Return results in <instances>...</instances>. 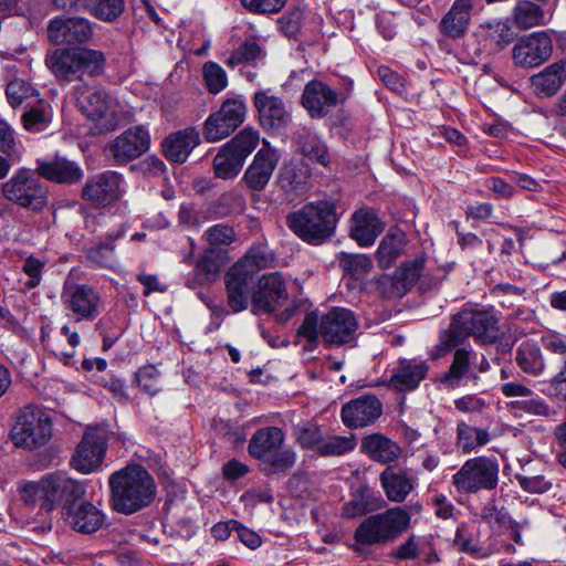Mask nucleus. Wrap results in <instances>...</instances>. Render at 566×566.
Segmentation results:
<instances>
[{
	"instance_id": "26",
	"label": "nucleus",
	"mask_w": 566,
	"mask_h": 566,
	"mask_svg": "<svg viewBox=\"0 0 566 566\" xmlns=\"http://www.w3.org/2000/svg\"><path fill=\"white\" fill-rule=\"evenodd\" d=\"M338 104V94L319 80L310 81L302 94V105L311 117L322 118Z\"/></svg>"
},
{
	"instance_id": "45",
	"label": "nucleus",
	"mask_w": 566,
	"mask_h": 566,
	"mask_svg": "<svg viewBox=\"0 0 566 566\" xmlns=\"http://www.w3.org/2000/svg\"><path fill=\"white\" fill-rule=\"evenodd\" d=\"M259 142V132L251 127H247L238 133L234 137H232L229 142H227L223 146L227 150L232 151L245 161V159L258 147Z\"/></svg>"
},
{
	"instance_id": "27",
	"label": "nucleus",
	"mask_w": 566,
	"mask_h": 566,
	"mask_svg": "<svg viewBox=\"0 0 566 566\" xmlns=\"http://www.w3.org/2000/svg\"><path fill=\"white\" fill-rule=\"evenodd\" d=\"M429 365L424 360L401 358L392 368L389 385L399 392L417 389L426 378Z\"/></svg>"
},
{
	"instance_id": "32",
	"label": "nucleus",
	"mask_w": 566,
	"mask_h": 566,
	"mask_svg": "<svg viewBox=\"0 0 566 566\" xmlns=\"http://www.w3.org/2000/svg\"><path fill=\"white\" fill-rule=\"evenodd\" d=\"M199 143V133L195 128H186L167 136L163 142V151L169 161L182 164Z\"/></svg>"
},
{
	"instance_id": "20",
	"label": "nucleus",
	"mask_w": 566,
	"mask_h": 566,
	"mask_svg": "<svg viewBox=\"0 0 566 566\" xmlns=\"http://www.w3.org/2000/svg\"><path fill=\"white\" fill-rule=\"evenodd\" d=\"M280 154L269 142L256 151L251 164L245 169L242 181L251 191H262L266 188L277 164Z\"/></svg>"
},
{
	"instance_id": "8",
	"label": "nucleus",
	"mask_w": 566,
	"mask_h": 566,
	"mask_svg": "<svg viewBox=\"0 0 566 566\" xmlns=\"http://www.w3.org/2000/svg\"><path fill=\"white\" fill-rule=\"evenodd\" d=\"M289 228L303 241L321 243L329 238L336 227V212L333 203L321 201L308 203L286 217Z\"/></svg>"
},
{
	"instance_id": "34",
	"label": "nucleus",
	"mask_w": 566,
	"mask_h": 566,
	"mask_svg": "<svg viewBox=\"0 0 566 566\" xmlns=\"http://www.w3.org/2000/svg\"><path fill=\"white\" fill-rule=\"evenodd\" d=\"M566 81V61L560 60L546 66L531 77L532 85L538 96L555 95Z\"/></svg>"
},
{
	"instance_id": "13",
	"label": "nucleus",
	"mask_w": 566,
	"mask_h": 566,
	"mask_svg": "<svg viewBox=\"0 0 566 566\" xmlns=\"http://www.w3.org/2000/svg\"><path fill=\"white\" fill-rule=\"evenodd\" d=\"M245 115L247 105L242 96L226 98L220 108L205 122L206 140L214 143L228 137L244 122Z\"/></svg>"
},
{
	"instance_id": "25",
	"label": "nucleus",
	"mask_w": 566,
	"mask_h": 566,
	"mask_svg": "<svg viewBox=\"0 0 566 566\" xmlns=\"http://www.w3.org/2000/svg\"><path fill=\"white\" fill-rule=\"evenodd\" d=\"M253 102L263 128L280 130L285 128L291 122V114L285 103L281 97L271 94L270 90L255 92Z\"/></svg>"
},
{
	"instance_id": "40",
	"label": "nucleus",
	"mask_w": 566,
	"mask_h": 566,
	"mask_svg": "<svg viewBox=\"0 0 566 566\" xmlns=\"http://www.w3.org/2000/svg\"><path fill=\"white\" fill-rule=\"evenodd\" d=\"M490 440L491 434L486 429L470 426L464 421L457 426V447L463 453H470L488 444Z\"/></svg>"
},
{
	"instance_id": "24",
	"label": "nucleus",
	"mask_w": 566,
	"mask_h": 566,
	"mask_svg": "<svg viewBox=\"0 0 566 566\" xmlns=\"http://www.w3.org/2000/svg\"><path fill=\"white\" fill-rule=\"evenodd\" d=\"M381 413V401L375 395H363L342 407L340 419L347 428L359 429L373 424Z\"/></svg>"
},
{
	"instance_id": "63",
	"label": "nucleus",
	"mask_w": 566,
	"mask_h": 566,
	"mask_svg": "<svg viewBox=\"0 0 566 566\" xmlns=\"http://www.w3.org/2000/svg\"><path fill=\"white\" fill-rule=\"evenodd\" d=\"M43 268L44 262L34 256H29L24 260L22 271L29 276L24 283L28 289H34L40 284Z\"/></svg>"
},
{
	"instance_id": "30",
	"label": "nucleus",
	"mask_w": 566,
	"mask_h": 566,
	"mask_svg": "<svg viewBox=\"0 0 566 566\" xmlns=\"http://www.w3.org/2000/svg\"><path fill=\"white\" fill-rule=\"evenodd\" d=\"M35 171L49 181L66 185L76 184L84 176L77 163L59 156L51 160H38Z\"/></svg>"
},
{
	"instance_id": "31",
	"label": "nucleus",
	"mask_w": 566,
	"mask_h": 566,
	"mask_svg": "<svg viewBox=\"0 0 566 566\" xmlns=\"http://www.w3.org/2000/svg\"><path fill=\"white\" fill-rule=\"evenodd\" d=\"M360 449L370 460L388 465L402 454V449L396 441L378 432L364 437Z\"/></svg>"
},
{
	"instance_id": "3",
	"label": "nucleus",
	"mask_w": 566,
	"mask_h": 566,
	"mask_svg": "<svg viewBox=\"0 0 566 566\" xmlns=\"http://www.w3.org/2000/svg\"><path fill=\"white\" fill-rule=\"evenodd\" d=\"M470 336L482 344L494 343L499 336L497 318L488 311L463 310L454 314L449 327L439 334L436 356L453 350Z\"/></svg>"
},
{
	"instance_id": "35",
	"label": "nucleus",
	"mask_w": 566,
	"mask_h": 566,
	"mask_svg": "<svg viewBox=\"0 0 566 566\" xmlns=\"http://www.w3.org/2000/svg\"><path fill=\"white\" fill-rule=\"evenodd\" d=\"M542 346L533 339L521 342L515 350V363L520 369L530 376L539 377L546 369Z\"/></svg>"
},
{
	"instance_id": "49",
	"label": "nucleus",
	"mask_w": 566,
	"mask_h": 566,
	"mask_svg": "<svg viewBox=\"0 0 566 566\" xmlns=\"http://www.w3.org/2000/svg\"><path fill=\"white\" fill-rule=\"evenodd\" d=\"M357 446L353 434L350 436H324L318 450L321 457H342L352 452Z\"/></svg>"
},
{
	"instance_id": "18",
	"label": "nucleus",
	"mask_w": 566,
	"mask_h": 566,
	"mask_svg": "<svg viewBox=\"0 0 566 566\" xmlns=\"http://www.w3.org/2000/svg\"><path fill=\"white\" fill-rule=\"evenodd\" d=\"M150 135L142 125L129 127L105 147L106 156L115 165H126L149 149Z\"/></svg>"
},
{
	"instance_id": "2",
	"label": "nucleus",
	"mask_w": 566,
	"mask_h": 566,
	"mask_svg": "<svg viewBox=\"0 0 566 566\" xmlns=\"http://www.w3.org/2000/svg\"><path fill=\"white\" fill-rule=\"evenodd\" d=\"M108 484L113 510L120 514H134L149 506L156 499V482L139 464L127 465L112 473Z\"/></svg>"
},
{
	"instance_id": "29",
	"label": "nucleus",
	"mask_w": 566,
	"mask_h": 566,
	"mask_svg": "<svg viewBox=\"0 0 566 566\" xmlns=\"http://www.w3.org/2000/svg\"><path fill=\"white\" fill-rule=\"evenodd\" d=\"M379 482L388 501L392 503H402L415 490L416 481L407 470L387 465L379 474Z\"/></svg>"
},
{
	"instance_id": "41",
	"label": "nucleus",
	"mask_w": 566,
	"mask_h": 566,
	"mask_svg": "<svg viewBox=\"0 0 566 566\" xmlns=\"http://www.w3.org/2000/svg\"><path fill=\"white\" fill-rule=\"evenodd\" d=\"M337 260L344 274L353 280L364 279L374 266L371 258L363 253L342 252Z\"/></svg>"
},
{
	"instance_id": "17",
	"label": "nucleus",
	"mask_w": 566,
	"mask_h": 566,
	"mask_svg": "<svg viewBox=\"0 0 566 566\" xmlns=\"http://www.w3.org/2000/svg\"><path fill=\"white\" fill-rule=\"evenodd\" d=\"M124 177L122 174L106 170L90 177L82 190L81 198L88 201L96 208H104L122 200L124 189Z\"/></svg>"
},
{
	"instance_id": "28",
	"label": "nucleus",
	"mask_w": 566,
	"mask_h": 566,
	"mask_svg": "<svg viewBox=\"0 0 566 566\" xmlns=\"http://www.w3.org/2000/svg\"><path fill=\"white\" fill-rule=\"evenodd\" d=\"M385 222L377 211L370 208H360L352 216L350 238L360 247H371L377 237L384 231Z\"/></svg>"
},
{
	"instance_id": "21",
	"label": "nucleus",
	"mask_w": 566,
	"mask_h": 566,
	"mask_svg": "<svg viewBox=\"0 0 566 566\" xmlns=\"http://www.w3.org/2000/svg\"><path fill=\"white\" fill-rule=\"evenodd\" d=\"M553 52L551 36L544 32H534L521 38L513 48L515 64L522 67H535L546 62Z\"/></svg>"
},
{
	"instance_id": "11",
	"label": "nucleus",
	"mask_w": 566,
	"mask_h": 566,
	"mask_svg": "<svg viewBox=\"0 0 566 566\" xmlns=\"http://www.w3.org/2000/svg\"><path fill=\"white\" fill-rule=\"evenodd\" d=\"M3 197L32 212H41L49 203L46 187L29 169H19L2 185Z\"/></svg>"
},
{
	"instance_id": "1",
	"label": "nucleus",
	"mask_w": 566,
	"mask_h": 566,
	"mask_svg": "<svg viewBox=\"0 0 566 566\" xmlns=\"http://www.w3.org/2000/svg\"><path fill=\"white\" fill-rule=\"evenodd\" d=\"M44 63L59 84L76 82L71 97L77 109L96 123L98 133H108L118 126V117L107 90L101 84H90L83 77H99L105 73L107 59L103 51L82 48L49 50Z\"/></svg>"
},
{
	"instance_id": "64",
	"label": "nucleus",
	"mask_w": 566,
	"mask_h": 566,
	"mask_svg": "<svg viewBox=\"0 0 566 566\" xmlns=\"http://www.w3.org/2000/svg\"><path fill=\"white\" fill-rule=\"evenodd\" d=\"M489 406L488 401L476 395H465L454 400V407L461 412L480 413Z\"/></svg>"
},
{
	"instance_id": "19",
	"label": "nucleus",
	"mask_w": 566,
	"mask_h": 566,
	"mask_svg": "<svg viewBox=\"0 0 566 566\" xmlns=\"http://www.w3.org/2000/svg\"><path fill=\"white\" fill-rule=\"evenodd\" d=\"M424 268V259L417 258L402 263L392 275L375 276L376 291L386 298L402 297L419 280Z\"/></svg>"
},
{
	"instance_id": "37",
	"label": "nucleus",
	"mask_w": 566,
	"mask_h": 566,
	"mask_svg": "<svg viewBox=\"0 0 566 566\" xmlns=\"http://www.w3.org/2000/svg\"><path fill=\"white\" fill-rule=\"evenodd\" d=\"M384 501L367 488L359 489L342 507V516L356 518L380 509Z\"/></svg>"
},
{
	"instance_id": "39",
	"label": "nucleus",
	"mask_w": 566,
	"mask_h": 566,
	"mask_svg": "<svg viewBox=\"0 0 566 566\" xmlns=\"http://www.w3.org/2000/svg\"><path fill=\"white\" fill-rule=\"evenodd\" d=\"M53 119V108L50 103L40 99L34 105L28 106L22 114L23 128L29 133H41L46 130Z\"/></svg>"
},
{
	"instance_id": "14",
	"label": "nucleus",
	"mask_w": 566,
	"mask_h": 566,
	"mask_svg": "<svg viewBox=\"0 0 566 566\" xmlns=\"http://www.w3.org/2000/svg\"><path fill=\"white\" fill-rule=\"evenodd\" d=\"M61 301L67 315L76 322H93L104 310L101 294L88 284L64 285Z\"/></svg>"
},
{
	"instance_id": "52",
	"label": "nucleus",
	"mask_w": 566,
	"mask_h": 566,
	"mask_svg": "<svg viewBox=\"0 0 566 566\" xmlns=\"http://www.w3.org/2000/svg\"><path fill=\"white\" fill-rule=\"evenodd\" d=\"M202 76L211 94H218L228 86V75L216 62L208 61L203 64Z\"/></svg>"
},
{
	"instance_id": "56",
	"label": "nucleus",
	"mask_w": 566,
	"mask_h": 566,
	"mask_svg": "<svg viewBox=\"0 0 566 566\" xmlns=\"http://www.w3.org/2000/svg\"><path fill=\"white\" fill-rule=\"evenodd\" d=\"M159 377L160 373L154 365L143 366L135 374L138 386L150 396H155L160 390Z\"/></svg>"
},
{
	"instance_id": "46",
	"label": "nucleus",
	"mask_w": 566,
	"mask_h": 566,
	"mask_svg": "<svg viewBox=\"0 0 566 566\" xmlns=\"http://www.w3.org/2000/svg\"><path fill=\"white\" fill-rule=\"evenodd\" d=\"M244 160L230 150H227L224 146L218 151L213 159L214 174L221 179H232L239 175Z\"/></svg>"
},
{
	"instance_id": "44",
	"label": "nucleus",
	"mask_w": 566,
	"mask_h": 566,
	"mask_svg": "<svg viewBox=\"0 0 566 566\" xmlns=\"http://www.w3.org/2000/svg\"><path fill=\"white\" fill-rule=\"evenodd\" d=\"M227 263L228 254L224 250L208 248L197 261L196 265L197 269L205 273V279L214 282Z\"/></svg>"
},
{
	"instance_id": "10",
	"label": "nucleus",
	"mask_w": 566,
	"mask_h": 566,
	"mask_svg": "<svg viewBox=\"0 0 566 566\" xmlns=\"http://www.w3.org/2000/svg\"><path fill=\"white\" fill-rule=\"evenodd\" d=\"M500 464L496 458L479 455L468 459L452 475L451 483L460 494L493 491L499 484Z\"/></svg>"
},
{
	"instance_id": "15",
	"label": "nucleus",
	"mask_w": 566,
	"mask_h": 566,
	"mask_svg": "<svg viewBox=\"0 0 566 566\" xmlns=\"http://www.w3.org/2000/svg\"><path fill=\"white\" fill-rule=\"evenodd\" d=\"M108 433L103 427L88 428L71 458V467L82 474L95 472L105 458Z\"/></svg>"
},
{
	"instance_id": "6",
	"label": "nucleus",
	"mask_w": 566,
	"mask_h": 566,
	"mask_svg": "<svg viewBox=\"0 0 566 566\" xmlns=\"http://www.w3.org/2000/svg\"><path fill=\"white\" fill-rule=\"evenodd\" d=\"M284 431L274 426L258 429L248 446L249 454L260 462L261 470L269 474L284 473L296 463V452L291 447L283 448Z\"/></svg>"
},
{
	"instance_id": "22",
	"label": "nucleus",
	"mask_w": 566,
	"mask_h": 566,
	"mask_svg": "<svg viewBox=\"0 0 566 566\" xmlns=\"http://www.w3.org/2000/svg\"><path fill=\"white\" fill-rule=\"evenodd\" d=\"M60 514L67 526L82 534H93L106 522L104 512L90 501H78L71 506L62 507Z\"/></svg>"
},
{
	"instance_id": "48",
	"label": "nucleus",
	"mask_w": 566,
	"mask_h": 566,
	"mask_svg": "<svg viewBox=\"0 0 566 566\" xmlns=\"http://www.w3.org/2000/svg\"><path fill=\"white\" fill-rule=\"evenodd\" d=\"M297 145L303 156L316 161L323 167H327L329 165L331 157L327 147L317 136L311 134L300 136Z\"/></svg>"
},
{
	"instance_id": "55",
	"label": "nucleus",
	"mask_w": 566,
	"mask_h": 566,
	"mask_svg": "<svg viewBox=\"0 0 566 566\" xmlns=\"http://www.w3.org/2000/svg\"><path fill=\"white\" fill-rule=\"evenodd\" d=\"M34 94V87L20 78L9 82L6 88L8 102L13 108L23 104L28 98L33 97Z\"/></svg>"
},
{
	"instance_id": "61",
	"label": "nucleus",
	"mask_w": 566,
	"mask_h": 566,
	"mask_svg": "<svg viewBox=\"0 0 566 566\" xmlns=\"http://www.w3.org/2000/svg\"><path fill=\"white\" fill-rule=\"evenodd\" d=\"M516 480L518 485L526 492L542 494L549 491L553 482L544 475H522L517 474Z\"/></svg>"
},
{
	"instance_id": "54",
	"label": "nucleus",
	"mask_w": 566,
	"mask_h": 566,
	"mask_svg": "<svg viewBox=\"0 0 566 566\" xmlns=\"http://www.w3.org/2000/svg\"><path fill=\"white\" fill-rule=\"evenodd\" d=\"M261 54L262 50L255 41H245L231 52L230 56L226 60V64L230 67H235L237 65L250 63L259 59Z\"/></svg>"
},
{
	"instance_id": "16",
	"label": "nucleus",
	"mask_w": 566,
	"mask_h": 566,
	"mask_svg": "<svg viewBox=\"0 0 566 566\" xmlns=\"http://www.w3.org/2000/svg\"><path fill=\"white\" fill-rule=\"evenodd\" d=\"M453 358L448 370L440 377V382L447 388H458L464 380L478 382L479 374L490 369V363L484 355H478L468 348H454Z\"/></svg>"
},
{
	"instance_id": "53",
	"label": "nucleus",
	"mask_w": 566,
	"mask_h": 566,
	"mask_svg": "<svg viewBox=\"0 0 566 566\" xmlns=\"http://www.w3.org/2000/svg\"><path fill=\"white\" fill-rule=\"evenodd\" d=\"M254 276L248 270L241 268V264H233L224 276L226 287H234L239 292L250 295L254 283Z\"/></svg>"
},
{
	"instance_id": "58",
	"label": "nucleus",
	"mask_w": 566,
	"mask_h": 566,
	"mask_svg": "<svg viewBox=\"0 0 566 566\" xmlns=\"http://www.w3.org/2000/svg\"><path fill=\"white\" fill-rule=\"evenodd\" d=\"M86 9L95 18L112 22L124 11V2H86Z\"/></svg>"
},
{
	"instance_id": "33",
	"label": "nucleus",
	"mask_w": 566,
	"mask_h": 566,
	"mask_svg": "<svg viewBox=\"0 0 566 566\" xmlns=\"http://www.w3.org/2000/svg\"><path fill=\"white\" fill-rule=\"evenodd\" d=\"M541 340L544 349L563 361L559 371L549 380V387L554 396L566 399V335L547 334Z\"/></svg>"
},
{
	"instance_id": "12",
	"label": "nucleus",
	"mask_w": 566,
	"mask_h": 566,
	"mask_svg": "<svg viewBox=\"0 0 566 566\" xmlns=\"http://www.w3.org/2000/svg\"><path fill=\"white\" fill-rule=\"evenodd\" d=\"M46 35L53 44L75 50L86 48L94 35V28L85 18L63 14L49 21Z\"/></svg>"
},
{
	"instance_id": "43",
	"label": "nucleus",
	"mask_w": 566,
	"mask_h": 566,
	"mask_svg": "<svg viewBox=\"0 0 566 566\" xmlns=\"http://www.w3.org/2000/svg\"><path fill=\"white\" fill-rule=\"evenodd\" d=\"M274 254L262 243L254 244L235 264L255 275L260 270L268 269L274 263Z\"/></svg>"
},
{
	"instance_id": "59",
	"label": "nucleus",
	"mask_w": 566,
	"mask_h": 566,
	"mask_svg": "<svg viewBox=\"0 0 566 566\" xmlns=\"http://www.w3.org/2000/svg\"><path fill=\"white\" fill-rule=\"evenodd\" d=\"M208 220V214L205 210L197 208L192 203H184L178 211L179 224L187 229L198 228Z\"/></svg>"
},
{
	"instance_id": "57",
	"label": "nucleus",
	"mask_w": 566,
	"mask_h": 566,
	"mask_svg": "<svg viewBox=\"0 0 566 566\" xmlns=\"http://www.w3.org/2000/svg\"><path fill=\"white\" fill-rule=\"evenodd\" d=\"M235 238L233 228L223 223L211 226L203 233V239L210 244V248L230 245Z\"/></svg>"
},
{
	"instance_id": "9",
	"label": "nucleus",
	"mask_w": 566,
	"mask_h": 566,
	"mask_svg": "<svg viewBox=\"0 0 566 566\" xmlns=\"http://www.w3.org/2000/svg\"><path fill=\"white\" fill-rule=\"evenodd\" d=\"M410 520L403 507H390L366 517L355 530L354 539L369 546L390 543L408 530Z\"/></svg>"
},
{
	"instance_id": "38",
	"label": "nucleus",
	"mask_w": 566,
	"mask_h": 566,
	"mask_svg": "<svg viewBox=\"0 0 566 566\" xmlns=\"http://www.w3.org/2000/svg\"><path fill=\"white\" fill-rule=\"evenodd\" d=\"M407 241L403 232L387 233L376 251V259L381 269L390 268L405 253Z\"/></svg>"
},
{
	"instance_id": "62",
	"label": "nucleus",
	"mask_w": 566,
	"mask_h": 566,
	"mask_svg": "<svg viewBox=\"0 0 566 566\" xmlns=\"http://www.w3.org/2000/svg\"><path fill=\"white\" fill-rule=\"evenodd\" d=\"M87 259L98 266L111 268L115 262L113 244L103 243L90 249Z\"/></svg>"
},
{
	"instance_id": "36",
	"label": "nucleus",
	"mask_w": 566,
	"mask_h": 566,
	"mask_svg": "<svg viewBox=\"0 0 566 566\" xmlns=\"http://www.w3.org/2000/svg\"><path fill=\"white\" fill-rule=\"evenodd\" d=\"M471 10L470 2H454L440 22L441 32L452 39L461 38L470 23Z\"/></svg>"
},
{
	"instance_id": "42",
	"label": "nucleus",
	"mask_w": 566,
	"mask_h": 566,
	"mask_svg": "<svg viewBox=\"0 0 566 566\" xmlns=\"http://www.w3.org/2000/svg\"><path fill=\"white\" fill-rule=\"evenodd\" d=\"M310 174L301 163H285L279 171L277 184L286 192L302 189Z\"/></svg>"
},
{
	"instance_id": "51",
	"label": "nucleus",
	"mask_w": 566,
	"mask_h": 566,
	"mask_svg": "<svg viewBox=\"0 0 566 566\" xmlns=\"http://www.w3.org/2000/svg\"><path fill=\"white\" fill-rule=\"evenodd\" d=\"M294 437L302 449L311 450L318 454V450L324 438V433L319 426L314 423L297 426L294 429Z\"/></svg>"
},
{
	"instance_id": "5",
	"label": "nucleus",
	"mask_w": 566,
	"mask_h": 566,
	"mask_svg": "<svg viewBox=\"0 0 566 566\" xmlns=\"http://www.w3.org/2000/svg\"><path fill=\"white\" fill-rule=\"evenodd\" d=\"M357 327L358 323L352 311L334 307L321 317L315 312L307 313L297 335L312 343L322 337L327 344L344 345L355 339Z\"/></svg>"
},
{
	"instance_id": "7",
	"label": "nucleus",
	"mask_w": 566,
	"mask_h": 566,
	"mask_svg": "<svg viewBox=\"0 0 566 566\" xmlns=\"http://www.w3.org/2000/svg\"><path fill=\"white\" fill-rule=\"evenodd\" d=\"M53 437V422L41 407L29 405L17 413L10 439L12 443L27 451H36L45 447Z\"/></svg>"
},
{
	"instance_id": "4",
	"label": "nucleus",
	"mask_w": 566,
	"mask_h": 566,
	"mask_svg": "<svg viewBox=\"0 0 566 566\" xmlns=\"http://www.w3.org/2000/svg\"><path fill=\"white\" fill-rule=\"evenodd\" d=\"M86 494V484L62 471L42 476L38 482H29L22 488L24 502H35L40 509L51 512L57 506L67 507L81 501Z\"/></svg>"
},
{
	"instance_id": "60",
	"label": "nucleus",
	"mask_w": 566,
	"mask_h": 566,
	"mask_svg": "<svg viewBox=\"0 0 566 566\" xmlns=\"http://www.w3.org/2000/svg\"><path fill=\"white\" fill-rule=\"evenodd\" d=\"M520 409L525 411L526 413L544 417L548 419H556L557 411L551 407L544 399L539 397L531 398L528 400H524L521 402H516Z\"/></svg>"
},
{
	"instance_id": "50",
	"label": "nucleus",
	"mask_w": 566,
	"mask_h": 566,
	"mask_svg": "<svg viewBox=\"0 0 566 566\" xmlns=\"http://www.w3.org/2000/svg\"><path fill=\"white\" fill-rule=\"evenodd\" d=\"M493 293L501 297V305L507 308L517 307L515 316L521 315L520 306L526 301L527 291L524 287L512 285L509 283H499L494 286Z\"/></svg>"
},
{
	"instance_id": "47",
	"label": "nucleus",
	"mask_w": 566,
	"mask_h": 566,
	"mask_svg": "<svg viewBox=\"0 0 566 566\" xmlns=\"http://www.w3.org/2000/svg\"><path fill=\"white\" fill-rule=\"evenodd\" d=\"M514 22L520 29H530L544 24L546 14L535 2H518L514 9Z\"/></svg>"
},
{
	"instance_id": "23",
	"label": "nucleus",
	"mask_w": 566,
	"mask_h": 566,
	"mask_svg": "<svg viewBox=\"0 0 566 566\" xmlns=\"http://www.w3.org/2000/svg\"><path fill=\"white\" fill-rule=\"evenodd\" d=\"M286 298L287 292L283 276L279 272L263 274L251 296L253 312L255 314L272 313Z\"/></svg>"
}]
</instances>
